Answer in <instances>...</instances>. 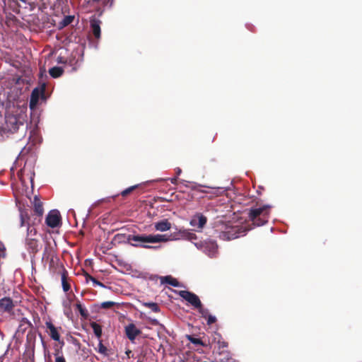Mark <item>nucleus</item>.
Listing matches in <instances>:
<instances>
[{
    "label": "nucleus",
    "mask_w": 362,
    "mask_h": 362,
    "mask_svg": "<svg viewBox=\"0 0 362 362\" xmlns=\"http://www.w3.org/2000/svg\"><path fill=\"white\" fill-rule=\"evenodd\" d=\"M189 339L194 344H196V345L202 344V342L200 339L194 338L192 337H189Z\"/></svg>",
    "instance_id": "obj_39"
},
{
    "label": "nucleus",
    "mask_w": 362,
    "mask_h": 362,
    "mask_svg": "<svg viewBox=\"0 0 362 362\" xmlns=\"http://www.w3.org/2000/svg\"><path fill=\"white\" fill-rule=\"evenodd\" d=\"M178 295L190 303L194 308H197V307H200L202 303L196 294L188 291H180Z\"/></svg>",
    "instance_id": "obj_8"
},
{
    "label": "nucleus",
    "mask_w": 362,
    "mask_h": 362,
    "mask_svg": "<svg viewBox=\"0 0 362 362\" xmlns=\"http://www.w3.org/2000/svg\"><path fill=\"white\" fill-rule=\"evenodd\" d=\"M247 230L239 226H227L226 230L222 231L219 237L223 240H230L245 235Z\"/></svg>",
    "instance_id": "obj_4"
},
{
    "label": "nucleus",
    "mask_w": 362,
    "mask_h": 362,
    "mask_svg": "<svg viewBox=\"0 0 362 362\" xmlns=\"http://www.w3.org/2000/svg\"><path fill=\"white\" fill-rule=\"evenodd\" d=\"M92 327L95 335L98 337V340L100 339L102 335L101 327L99 325L94 323L92 325Z\"/></svg>",
    "instance_id": "obj_30"
},
{
    "label": "nucleus",
    "mask_w": 362,
    "mask_h": 362,
    "mask_svg": "<svg viewBox=\"0 0 362 362\" xmlns=\"http://www.w3.org/2000/svg\"><path fill=\"white\" fill-rule=\"evenodd\" d=\"M34 211L38 216H42L43 214V207L41 202L37 199V197L34 199Z\"/></svg>",
    "instance_id": "obj_24"
},
{
    "label": "nucleus",
    "mask_w": 362,
    "mask_h": 362,
    "mask_svg": "<svg viewBox=\"0 0 362 362\" xmlns=\"http://www.w3.org/2000/svg\"><path fill=\"white\" fill-rule=\"evenodd\" d=\"M25 246L30 253H36L38 251L37 240L33 238L26 237Z\"/></svg>",
    "instance_id": "obj_17"
},
{
    "label": "nucleus",
    "mask_w": 362,
    "mask_h": 362,
    "mask_svg": "<svg viewBox=\"0 0 362 362\" xmlns=\"http://www.w3.org/2000/svg\"><path fill=\"white\" fill-rule=\"evenodd\" d=\"M153 226L156 230L160 232H165L171 228V223L167 219L156 222Z\"/></svg>",
    "instance_id": "obj_16"
},
{
    "label": "nucleus",
    "mask_w": 362,
    "mask_h": 362,
    "mask_svg": "<svg viewBox=\"0 0 362 362\" xmlns=\"http://www.w3.org/2000/svg\"><path fill=\"white\" fill-rule=\"evenodd\" d=\"M6 95L4 92L0 93V117L5 109L8 108L11 106V102L6 100Z\"/></svg>",
    "instance_id": "obj_21"
},
{
    "label": "nucleus",
    "mask_w": 362,
    "mask_h": 362,
    "mask_svg": "<svg viewBox=\"0 0 362 362\" xmlns=\"http://www.w3.org/2000/svg\"><path fill=\"white\" fill-rule=\"evenodd\" d=\"M202 187L201 185H199L197 183H193L191 186V188L193 189L199 190L198 187Z\"/></svg>",
    "instance_id": "obj_41"
},
{
    "label": "nucleus",
    "mask_w": 362,
    "mask_h": 362,
    "mask_svg": "<svg viewBox=\"0 0 362 362\" xmlns=\"http://www.w3.org/2000/svg\"><path fill=\"white\" fill-rule=\"evenodd\" d=\"M37 230L36 229L31 226L29 223H28L27 226V237L28 238H33L34 235H36Z\"/></svg>",
    "instance_id": "obj_32"
},
{
    "label": "nucleus",
    "mask_w": 362,
    "mask_h": 362,
    "mask_svg": "<svg viewBox=\"0 0 362 362\" xmlns=\"http://www.w3.org/2000/svg\"><path fill=\"white\" fill-rule=\"evenodd\" d=\"M74 17L71 16H66L63 21H62V24L63 26L68 25L70 24L73 21Z\"/></svg>",
    "instance_id": "obj_36"
},
{
    "label": "nucleus",
    "mask_w": 362,
    "mask_h": 362,
    "mask_svg": "<svg viewBox=\"0 0 362 362\" xmlns=\"http://www.w3.org/2000/svg\"><path fill=\"white\" fill-rule=\"evenodd\" d=\"M88 279L91 281L94 286H98L102 288H106V286L102 282L98 281L95 278H94L91 276H88Z\"/></svg>",
    "instance_id": "obj_35"
},
{
    "label": "nucleus",
    "mask_w": 362,
    "mask_h": 362,
    "mask_svg": "<svg viewBox=\"0 0 362 362\" xmlns=\"http://www.w3.org/2000/svg\"><path fill=\"white\" fill-rule=\"evenodd\" d=\"M173 241L172 233L168 234H152V243H165Z\"/></svg>",
    "instance_id": "obj_18"
},
{
    "label": "nucleus",
    "mask_w": 362,
    "mask_h": 362,
    "mask_svg": "<svg viewBox=\"0 0 362 362\" xmlns=\"http://www.w3.org/2000/svg\"><path fill=\"white\" fill-rule=\"evenodd\" d=\"M36 338V330L33 328L28 331L27 333V341L29 345H32L34 344Z\"/></svg>",
    "instance_id": "obj_26"
},
{
    "label": "nucleus",
    "mask_w": 362,
    "mask_h": 362,
    "mask_svg": "<svg viewBox=\"0 0 362 362\" xmlns=\"http://www.w3.org/2000/svg\"><path fill=\"white\" fill-rule=\"evenodd\" d=\"M29 219L28 213L21 209H20V226L23 227L25 226V222Z\"/></svg>",
    "instance_id": "obj_27"
},
{
    "label": "nucleus",
    "mask_w": 362,
    "mask_h": 362,
    "mask_svg": "<svg viewBox=\"0 0 362 362\" xmlns=\"http://www.w3.org/2000/svg\"><path fill=\"white\" fill-rule=\"evenodd\" d=\"M55 362H66L63 356H57L55 359Z\"/></svg>",
    "instance_id": "obj_40"
},
{
    "label": "nucleus",
    "mask_w": 362,
    "mask_h": 362,
    "mask_svg": "<svg viewBox=\"0 0 362 362\" xmlns=\"http://www.w3.org/2000/svg\"><path fill=\"white\" fill-rule=\"evenodd\" d=\"M270 205H264L261 207L251 209L249 217L252 223L257 226H261L267 223L269 217Z\"/></svg>",
    "instance_id": "obj_2"
},
{
    "label": "nucleus",
    "mask_w": 362,
    "mask_h": 362,
    "mask_svg": "<svg viewBox=\"0 0 362 362\" xmlns=\"http://www.w3.org/2000/svg\"><path fill=\"white\" fill-rule=\"evenodd\" d=\"M194 245L210 257H215L217 253L218 246L213 240L206 241L203 243H194Z\"/></svg>",
    "instance_id": "obj_6"
},
{
    "label": "nucleus",
    "mask_w": 362,
    "mask_h": 362,
    "mask_svg": "<svg viewBox=\"0 0 362 362\" xmlns=\"http://www.w3.org/2000/svg\"><path fill=\"white\" fill-rule=\"evenodd\" d=\"M207 319V324L209 325L214 323L216 321V317L214 315H209L208 317L206 318Z\"/></svg>",
    "instance_id": "obj_38"
},
{
    "label": "nucleus",
    "mask_w": 362,
    "mask_h": 362,
    "mask_svg": "<svg viewBox=\"0 0 362 362\" xmlns=\"http://www.w3.org/2000/svg\"><path fill=\"white\" fill-rule=\"evenodd\" d=\"M175 170H176V174H177V175H180V173H181V172H182V170H181V169H180V168H177L175 169Z\"/></svg>",
    "instance_id": "obj_44"
},
{
    "label": "nucleus",
    "mask_w": 362,
    "mask_h": 362,
    "mask_svg": "<svg viewBox=\"0 0 362 362\" xmlns=\"http://www.w3.org/2000/svg\"><path fill=\"white\" fill-rule=\"evenodd\" d=\"M63 306L64 308V314L67 316H69L71 313V300H66L63 302Z\"/></svg>",
    "instance_id": "obj_31"
},
{
    "label": "nucleus",
    "mask_w": 362,
    "mask_h": 362,
    "mask_svg": "<svg viewBox=\"0 0 362 362\" xmlns=\"http://www.w3.org/2000/svg\"><path fill=\"white\" fill-rule=\"evenodd\" d=\"M14 355L15 351L11 349V344H9L4 354L0 356V362H10Z\"/></svg>",
    "instance_id": "obj_20"
},
{
    "label": "nucleus",
    "mask_w": 362,
    "mask_h": 362,
    "mask_svg": "<svg viewBox=\"0 0 362 362\" xmlns=\"http://www.w3.org/2000/svg\"><path fill=\"white\" fill-rule=\"evenodd\" d=\"M57 62L59 63V64L60 63H64V60L63 59L62 57H57Z\"/></svg>",
    "instance_id": "obj_43"
},
{
    "label": "nucleus",
    "mask_w": 362,
    "mask_h": 362,
    "mask_svg": "<svg viewBox=\"0 0 362 362\" xmlns=\"http://www.w3.org/2000/svg\"><path fill=\"white\" fill-rule=\"evenodd\" d=\"M138 185H134V186H131L127 189H125L124 190H123L122 192H121V195L123 196V197H125L127 196V194H129V193H131L134 189H135L136 188L138 187Z\"/></svg>",
    "instance_id": "obj_34"
},
{
    "label": "nucleus",
    "mask_w": 362,
    "mask_h": 362,
    "mask_svg": "<svg viewBox=\"0 0 362 362\" xmlns=\"http://www.w3.org/2000/svg\"><path fill=\"white\" fill-rule=\"evenodd\" d=\"M101 21L95 17H92L90 20V26L91 31L95 38L100 39L101 30H100Z\"/></svg>",
    "instance_id": "obj_12"
},
{
    "label": "nucleus",
    "mask_w": 362,
    "mask_h": 362,
    "mask_svg": "<svg viewBox=\"0 0 362 362\" xmlns=\"http://www.w3.org/2000/svg\"><path fill=\"white\" fill-rule=\"evenodd\" d=\"M10 107L11 106L4 111L6 128L13 133L21 130L22 134H25L28 127V124L25 122V115L24 113L13 115L9 110Z\"/></svg>",
    "instance_id": "obj_1"
},
{
    "label": "nucleus",
    "mask_w": 362,
    "mask_h": 362,
    "mask_svg": "<svg viewBox=\"0 0 362 362\" xmlns=\"http://www.w3.org/2000/svg\"><path fill=\"white\" fill-rule=\"evenodd\" d=\"M145 307L149 308L154 313L160 311V308L156 303L147 302L143 304Z\"/></svg>",
    "instance_id": "obj_29"
},
{
    "label": "nucleus",
    "mask_w": 362,
    "mask_h": 362,
    "mask_svg": "<svg viewBox=\"0 0 362 362\" xmlns=\"http://www.w3.org/2000/svg\"><path fill=\"white\" fill-rule=\"evenodd\" d=\"M76 307L77 310H78L80 315L82 317H88V312L81 303L78 302V303H76Z\"/></svg>",
    "instance_id": "obj_28"
},
{
    "label": "nucleus",
    "mask_w": 362,
    "mask_h": 362,
    "mask_svg": "<svg viewBox=\"0 0 362 362\" xmlns=\"http://www.w3.org/2000/svg\"><path fill=\"white\" fill-rule=\"evenodd\" d=\"M115 304V302L112 301H105L103 302L100 305V307L104 309L110 308Z\"/></svg>",
    "instance_id": "obj_37"
},
{
    "label": "nucleus",
    "mask_w": 362,
    "mask_h": 362,
    "mask_svg": "<svg viewBox=\"0 0 362 362\" xmlns=\"http://www.w3.org/2000/svg\"><path fill=\"white\" fill-rule=\"evenodd\" d=\"M161 282L162 283H165V284H168L172 286H174V287H179L180 286V283L179 281L170 276H164V277H162L161 278Z\"/></svg>",
    "instance_id": "obj_23"
},
{
    "label": "nucleus",
    "mask_w": 362,
    "mask_h": 362,
    "mask_svg": "<svg viewBox=\"0 0 362 362\" xmlns=\"http://www.w3.org/2000/svg\"><path fill=\"white\" fill-rule=\"evenodd\" d=\"M181 182L185 185V186H187V183H188L189 182L186 181V180H181Z\"/></svg>",
    "instance_id": "obj_45"
},
{
    "label": "nucleus",
    "mask_w": 362,
    "mask_h": 362,
    "mask_svg": "<svg viewBox=\"0 0 362 362\" xmlns=\"http://www.w3.org/2000/svg\"><path fill=\"white\" fill-rule=\"evenodd\" d=\"M127 240L134 247H141L147 249H156L159 247L148 245L152 243V234L129 235Z\"/></svg>",
    "instance_id": "obj_3"
},
{
    "label": "nucleus",
    "mask_w": 362,
    "mask_h": 362,
    "mask_svg": "<svg viewBox=\"0 0 362 362\" xmlns=\"http://www.w3.org/2000/svg\"><path fill=\"white\" fill-rule=\"evenodd\" d=\"M14 307L13 300L9 297H4L0 299V311L10 313Z\"/></svg>",
    "instance_id": "obj_14"
},
{
    "label": "nucleus",
    "mask_w": 362,
    "mask_h": 362,
    "mask_svg": "<svg viewBox=\"0 0 362 362\" xmlns=\"http://www.w3.org/2000/svg\"><path fill=\"white\" fill-rule=\"evenodd\" d=\"M207 222V218L201 213L194 214L189 221V224L194 230L201 232Z\"/></svg>",
    "instance_id": "obj_7"
},
{
    "label": "nucleus",
    "mask_w": 362,
    "mask_h": 362,
    "mask_svg": "<svg viewBox=\"0 0 362 362\" xmlns=\"http://www.w3.org/2000/svg\"><path fill=\"white\" fill-rule=\"evenodd\" d=\"M125 334L127 338L132 341L134 342L137 336L141 334V330L138 329L136 325L133 323H130L125 326Z\"/></svg>",
    "instance_id": "obj_11"
},
{
    "label": "nucleus",
    "mask_w": 362,
    "mask_h": 362,
    "mask_svg": "<svg viewBox=\"0 0 362 362\" xmlns=\"http://www.w3.org/2000/svg\"><path fill=\"white\" fill-rule=\"evenodd\" d=\"M68 273L67 271L63 268L61 274V281L62 285V289L64 292H67L70 290V285L67 281Z\"/></svg>",
    "instance_id": "obj_22"
},
{
    "label": "nucleus",
    "mask_w": 362,
    "mask_h": 362,
    "mask_svg": "<svg viewBox=\"0 0 362 362\" xmlns=\"http://www.w3.org/2000/svg\"><path fill=\"white\" fill-rule=\"evenodd\" d=\"M173 240H192L196 239V235L191 232L189 230L180 228L177 230V231L172 233Z\"/></svg>",
    "instance_id": "obj_9"
},
{
    "label": "nucleus",
    "mask_w": 362,
    "mask_h": 362,
    "mask_svg": "<svg viewBox=\"0 0 362 362\" xmlns=\"http://www.w3.org/2000/svg\"><path fill=\"white\" fill-rule=\"evenodd\" d=\"M46 223L51 228H56L60 223V214L57 210H52L46 217Z\"/></svg>",
    "instance_id": "obj_10"
},
{
    "label": "nucleus",
    "mask_w": 362,
    "mask_h": 362,
    "mask_svg": "<svg viewBox=\"0 0 362 362\" xmlns=\"http://www.w3.org/2000/svg\"><path fill=\"white\" fill-rule=\"evenodd\" d=\"M45 326L47 332L49 336L54 341H59L60 334L58 331V328L56 327L51 322H46Z\"/></svg>",
    "instance_id": "obj_15"
},
{
    "label": "nucleus",
    "mask_w": 362,
    "mask_h": 362,
    "mask_svg": "<svg viewBox=\"0 0 362 362\" xmlns=\"http://www.w3.org/2000/svg\"><path fill=\"white\" fill-rule=\"evenodd\" d=\"M32 323L25 317H22L20 320L18 327L16 330V334L20 335L21 334H24L25 332H28L33 329Z\"/></svg>",
    "instance_id": "obj_13"
},
{
    "label": "nucleus",
    "mask_w": 362,
    "mask_h": 362,
    "mask_svg": "<svg viewBox=\"0 0 362 362\" xmlns=\"http://www.w3.org/2000/svg\"><path fill=\"white\" fill-rule=\"evenodd\" d=\"M170 182L173 185H176L177 182V177L170 178Z\"/></svg>",
    "instance_id": "obj_42"
},
{
    "label": "nucleus",
    "mask_w": 362,
    "mask_h": 362,
    "mask_svg": "<svg viewBox=\"0 0 362 362\" xmlns=\"http://www.w3.org/2000/svg\"><path fill=\"white\" fill-rule=\"evenodd\" d=\"M23 362H33V360L30 358H29L28 359H26L25 361H23Z\"/></svg>",
    "instance_id": "obj_46"
},
{
    "label": "nucleus",
    "mask_w": 362,
    "mask_h": 362,
    "mask_svg": "<svg viewBox=\"0 0 362 362\" xmlns=\"http://www.w3.org/2000/svg\"><path fill=\"white\" fill-rule=\"evenodd\" d=\"M45 84L43 83L36 88H35L30 95V107L31 110L34 109L37 103L39 100L41 98L44 100L45 98Z\"/></svg>",
    "instance_id": "obj_5"
},
{
    "label": "nucleus",
    "mask_w": 362,
    "mask_h": 362,
    "mask_svg": "<svg viewBox=\"0 0 362 362\" xmlns=\"http://www.w3.org/2000/svg\"><path fill=\"white\" fill-rule=\"evenodd\" d=\"M95 350L103 356H109L112 354V350L105 346L101 339L98 340V344Z\"/></svg>",
    "instance_id": "obj_19"
},
{
    "label": "nucleus",
    "mask_w": 362,
    "mask_h": 362,
    "mask_svg": "<svg viewBox=\"0 0 362 362\" xmlns=\"http://www.w3.org/2000/svg\"><path fill=\"white\" fill-rule=\"evenodd\" d=\"M197 308L198 309L199 313L201 314L202 317L206 318L209 315L208 309L204 308L202 305V303L200 304V307H197Z\"/></svg>",
    "instance_id": "obj_33"
},
{
    "label": "nucleus",
    "mask_w": 362,
    "mask_h": 362,
    "mask_svg": "<svg viewBox=\"0 0 362 362\" xmlns=\"http://www.w3.org/2000/svg\"><path fill=\"white\" fill-rule=\"evenodd\" d=\"M64 72V70L62 67L54 66L49 70V73L50 76L53 78L59 77Z\"/></svg>",
    "instance_id": "obj_25"
}]
</instances>
